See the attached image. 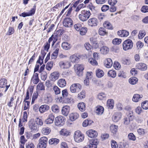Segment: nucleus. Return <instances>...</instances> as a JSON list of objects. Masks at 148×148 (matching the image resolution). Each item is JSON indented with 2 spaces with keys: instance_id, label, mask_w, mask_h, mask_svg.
<instances>
[{
  "instance_id": "nucleus-61",
  "label": "nucleus",
  "mask_w": 148,
  "mask_h": 148,
  "mask_svg": "<svg viewBox=\"0 0 148 148\" xmlns=\"http://www.w3.org/2000/svg\"><path fill=\"white\" fill-rule=\"evenodd\" d=\"M52 62H48L46 65V68L47 70H50L53 66Z\"/></svg>"
},
{
  "instance_id": "nucleus-32",
  "label": "nucleus",
  "mask_w": 148,
  "mask_h": 148,
  "mask_svg": "<svg viewBox=\"0 0 148 148\" xmlns=\"http://www.w3.org/2000/svg\"><path fill=\"white\" fill-rule=\"evenodd\" d=\"M96 112L98 115L102 114L104 111L103 107L101 106H97L96 108Z\"/></svg>"
},
{
  "instance_id": "nucleus-10",
  "label": "nucleus",
  "mask_w": 148,
  "mask_h": 148,
  "mask_svg": "<svg viewBox=\"0 0 148 148\" xmlns=\"http://www.w3.org/2000/svg\"><path fill=\"white\" fill-rule=\"evenodd\" d=\"M28 126L31 131H36L38 130L37 125L35 123L34 120L31 119L28 123Z\"/></svg>"
},
{
  "instance_id": "nucleus-2",
  "label": "nucleus",
  "mask_w": 148,
  "mask_h": 148,
  "mask_svg": "<svg viewBox=\"0 0 148 148\" xmlns=\"http://www.w3.org/2000/svg\"><path fill=\"white\" fill-rule=\"evenodd\" d=\"M57 40L56 36L53 34L49 38L48 42H47L45 45L44 47V50H46L47 51H48L51 42H52L51 45L52 46L54 45Z\"/></svg>"
},
{
  "instance_id": "nucleus-62",
  "label": "nucleus",
  "mask_w": 148,
  "mask_h": 148,
  "mask_svg": "<svg viewBox=\"0 0 148 148\" xmlns=\"http://www.w3.org/2000/svg\"><path fill=\"white\" fill-rule=\"evenodd\" d=\"M36 124L39 125H42L43 124L42 121L41 119L39 118H36Z\"/></svg>"
},
{
  "instance_id": "nucleus-53",
  "label": "nucleus",
  "mask_w": 148,
  "mask_h": 148,
  "mask_svg": "<svg viewBox=\"0 0 148 148\" xmlns=\"http://www.w3.org/2000/svg\"><path fill=\"white\" fill-rule=\"evenodd\" d=\"M121 42V39L116 38L113 40L112 43L114 45H119Z\"/></svg>"
},
{
  "instance_id": "nucleus-59",
  "label": "nucleus",
  "mask_w": 148,
  "mask_h": 148,
  "mask_svg": "<svg viewBox=\"0 0 148 148\" xmlns=\"http://www.w3.org/2000/svg\"><path fill=\"white\" fill-rule=\"evenodd\" d=\"M27 114L26 111L24 112H23V116L22 118L23 122H27Z\"/></svg>"
},
{
  "instance_id": "nucleus-56",
  "label": "nucleus",
  "mask_w": 148,
  "mask_h": 148,
  "mask_svg": "<svg viewBox=\"0 0 148 148\" xmlns=\"http://www.w3.org/2000/svg\"><path fill=\"white\" fill-rule=\"evenodd\" d=\"M118 76L121 78H125L126 77L125 73L123 71H121L119 72L118 74Z\"/></svg>"
},
{
  "instance_id": "nucleus-24",
  "label": "nucleus",
  "mask_w": 148,
  "mask_h": 148,
  "mask_svg": "<svg viewBox=\"0 0 148 148\" xmlns=\"http://www.w3.org/2000/svg\"><path fill=\"white\" fill-rule=\"evenodd\" d=\"M49 109V106L46 105H43L40 106L39 108V111L41 113H44L47 111Z\"/></svg>"
},
{
  "instance_id": "nucleus-40",
  "label": "nucleus",
  "mask_w": 148,
  "mask_h": 148,
  "mask_svg": "<svg viewBox=\"0 0 148 148\" xmlns=\"http://www.w3.org/2000/svg\"><path fill=\"white\" fill-rule=\"evenodd\" d=\"M70 59L73 62H78L79 58L76 55H73L70 57Z\"/></svg>"
},
{
  "instance_id": "nucleus-50",
  "label": "nucleus",
  "mask_w": 148,
  "mask_h": 148,
  "mask_svg": "<svg viewBox=\"0 0 148 148\" xmlns=\"http://www.w3.org/2000/svg\"><path fill=\"white\" fill-rule=\"evenodd\" d=\"M96 60L93 58H90L89 59L88 62L92 65H96L97 64V62Z\"/></svg>"
},
{
  "instance_id": "nucleus-19",
  "label": "nucleus",
  "mask_w": 148,
  "mask_h": 148,
  "mask_svg": "<svg viewBox=\"0 0 148 148\" xmlns=\"http://www.w3.org/2000/svg\"><path fill=\"white\" fill-rule=\"evenodd\" d=\"M70 110L69 106H66L63 107L62 110V114L64 115L67 116L69 114Z\"/></svg>"
},
{
  "instance_id": "nucleus-13",
  "label": "nucleus",
  "mask_w": 148,
  "mask_h": 148,
  "mask_svg": "<svg viewBox=\"0 0 148 148\" xmlns=\"http://www.w3.org/2000/svg\"><path fill=\"white\" fill-rule=\"evenodd\" d=\"M63 24L66 27H71L73 25V21L70 18H66L63 21Z\"/></svg>"
},
{
  "instance_id": "nucleus-64",
  "label": "nucleus",
  "mask_w": 148,
  "mask_h": 148,
  "mask_svg": "<svg viewBox=\"0 0 148 148\" xmlns=\"http://www.w3.org/2000/svg\"><path fill=\"white\" fill-rule=\"evenodd\" d=\"M111 144L112 148H118V145L117 143L114 140L111 141Z\"/></svg>"
},
{
  "instance_id": "nucleus-25",
  "label": "nucleus",
  "mask_w": 148,
  "mask_h": 148,
  "mask_svg": "<svg viewBox=\"0 0 148 148\" xmlns=\"http://www.w3.org/2000/svg\"><path fill=\"white\" fill-rule=\"evenodd\" d=\"M54 116L52 114H50L48 116V118L45 121V123L47 124L52 123L54 121Z\"/></svg>"
},
{
  "instance_id": "nucleus-26",
  "label": "nucleus",
  "mask_w": 148,
  "mask_h": 148,
  "mask_svg": "<svg viewBox=\"0 0 148 148\" xmlns=\"http://www.w3.org/2000/svg\"><path fill=\"white\" fill-rule=\"evenodd\" d=\"M78 114L76 112L72 113L70 114L69 119L71 121H74L77 119L79 117Z\"/></svg>"
},
{
  "instance_id": "nucleus-63",
  "label": "nucleus",
  "mask_w": 148,
  "mask_h": 148,
  "mask_svg": "<svg viewBox=\"0 0 148 148\" xmlns=\"http://www.w3.org/2000/svg\"><path fill=\"white\" fill-rule=\"evenodd\" d=\"M106 95L103 93H100L98 95V97L100 100H102L106 97Z\"/></svg>"
},
{
  "instance_id": "nucleus-18",
  "label": "nucleus",
  "mask_w": 148,
  "mask_h": 148,
  "mask_svg": "<svg viewBox=\"0 0 148 148\" xmlns=\"http://www.w3.org/2000/svg\"><path fill=\"white\" fill-rule=\"evenodd\" d=\"M121 113L120 112H116L113 114L112 119L114 122H117L121 119Z\"/></svg>"
},
{
  "instance_id": "nucleus-33",
  "label": "nucleus",
  "mask_w": 148,
  "mask_h": 148,
  "mask_svg": "<svg viewBox=\"0 0 148 148\" xmlns=\"http://www.w3.org/2000/svg\"><path fill=\"white\" fill-rule=\"evenodd\" d=\"M51 129L49 127H46L42 128V132L43 134L45 135L49 134L51 132Z\"/></svg>"
},
{
  "instance_id": "nucleus-17",
  "label": "nucleus",
  "mask_w": 148,
  "mask_h": 148,
  "mask_svg": "<svg viewBox=\"0 0 148 148\" xmlns=\"http://www.w3.org/2000/svg\"><path fill=\"white\" fill-rule=\"evenodd\" d=\"M35 9L33 8L29 12H24L20 15V16H22L25 17L27 16H31L34 15L35 12Z\"/></svg>"
},
{
  "instance_id": "nucleus-37",
  "label": "nucleus",
  "mask_w": 148,
  "mask_h": 148,
  "mask_svg": "<svg viewBox=\"0 0 148 148\" xmlns=\"http://www.w3.org/2000/svg\"><path fill=\"white\" fill-rule=\"evenodd\" d=\"M100 51L102 53L106 54L109 52V49L107 47L103 46L100 49Z\"/></svg>"
},
{
  "instance_id": "nucleus-43",
  "label": "nucleus",
  "mask_w": 148,
  "mask_h": 148,
  "mask_svg": "<svg viewBox=\"0 0 148 148\" xmlns=\"http://www.w3.org/2000/svg\"><path fill=\"white\" fill-rule=\"evenodd\" d=\"M99 33L100 35L104 36L107 34L106 29L103 27H100L99 30Z\"/></svg>"
},
{
  "instance_id": "nucleus-47",
  "label": "nucleus",
  "mask_w": 148,
  "mask_h": 148,
  "mask_svg": "<svg viewBox=\"0 0 148 148\" xmlns=\"http://www.w3.org/2000/svg\"><path fill=\"white\" fill-rule=\"evenodd\" d=\"M59 51V49L57 48L56 49L51 55V58L52 59H55L56 58L58 55V53Z\"/></svg>"
},
{
  "instance_id": "nucleus-34",
  "label": "nucleus",
  "mask_w": 148,
  "mask_h": 148,
  "mask_svg": "<svg viewBox=\"0 0 148 148\" xmlns=\"http://www.w3.org/2000/svg\"><path fill=\"white\" fill-rule=\"evenodd\" d=\"M62 97H61L59 100V101L60 102H62V99H63L64 98L68 96V94L67 90L66 89L63 90L62 91Z\"/></svg>"
},
{
  "instance_id": "nucleus-42",
  "label": "nucleus",
  "mask_w": 148,
  "mask_h": 148,
  "mask_svg": "<svg viewBox=\"0 0 148 148\" xmlns=\"http://www.w3.org/2000/svg\"><path fill=\"white\" fill-rule=\"evenodd\" d=\"M118 126L114 125H112L110 127L111 132L113 134H115L117 132Z\"/></svg>"
},
{
  "instance_id": "nucleus-28",
  "label": "nucleus",
  "mask_w": 148,
  "mask_h": 148,
  "mask_svg": "<svg viewBox=\"0 0 148 148\" xmlns=\"http://www.w3.org/2000/svg\"><path fill=\"white\" fill-rule=\"evenodd\" d=\"M31 80L34 84H37L39 82L38 74L37 73H34L32 78Z\"/></svg>"
},
{
  "instance_id": "nucleus-16",
  "label": "nucleus",
  "mask_w": 148,
  "mask_h": 148,
  "mask_svg": "<svg viewBox=\"0 0 148 148\" xmlns=\"http://www.w3.org/2000/svg\"><path fill=\"white\" fill-rule=\"evenodd\" d=\"M75 68L77 70V74L80 76L82 75V72L84 69V67L82 65L77 64L75 65Z\"/></svg>"
},
{
  "instance_id": "nucleus-7",
  "label": "nucleus",
  "mask_w": 148,
  "mask_h": 148,
  "mask_svg": "<svg viewBox=\"0 0 148 148\" xmlns=\"http://www.w3.org/2000/svg\"><path fill=\"white\" fill-rule=\"evenodd\" d=\"M82 86L79 84H73L70 86V90L72 93L77 92L80 90Z\"/></svg>"
},
{
  "instance_id": "nucleus-29",
  "label": "nucleus",
  "mask_w": 148,
  "mask_h": 148,
  "mask_svg": "<svg viewBox=\"0 0 148 148\" xmlns=\"http://www.w3.org/2000/svg\"><path fill=\"white\" fill-rule=\"evenodd\" d=\"M143 96L142 95H139L138 94H135L134 95L132 100V101L135 102H138L139 101L140 99L142 98Z\"/></svg>"
},
{
  "instance_id": "nucleus-51",
  "label": "nucleus",
  "mask_w": 148,
  "mask_h": 148,
  "mask_svg": "<svg viewBox=\"0 0 148 148\" xmlns=\"http://www.w3.org/2000/svg\"><path fill=\"white\" fill-rule=\"evenodd\" d=\"M146 33L144 30H140L138 35L139 39H142L145 35Z\"/></svg>"
},
{
  "instance_id": "nucleus-9",
  "label": "nucleus",
  "mask_w": 148,
  "mask_h": 148,
  "mask_svg": "<svg viewBox=\"0 0 148 148\" xmlns=\"http://www.w3.org/2000/svg\"><path fill=\"white\" fill-rule=\"evenodd\" d=\"M60 67L63 69H67L71 66L70 62L67 61H61L59 63Z\"/></svg>"
},
{
  "instance_id": "nucleus-30",
  "label": "nucleus",
  "mask_w": 148,
  "mask_h": 148,
  "mask_svg": "<svg viewBox=\"0 0 148 148\" xmlns=\"http://www.w3.org/2000/svg\"><path fill=\"white\" fill-rule=\"evenodd\" d=\"M114 105V101L112 99H110L107 101V106L108 108L110 109H112Z\"/></svg>"
},
{
  "instance_id": "nucleus-48",
  "label": "nucleus",
  "mask_w": 148,
  "mask_h": 148,
  "mask_svg": "<svg viewBox=\"0 0 148 148\" xmlns=\"http://www.w3.org/2000/svg\"><path fill=\"white\" fill-rule=\"evenodd\" d=\"M142 108L145 110L148 109V101L146 100L144 101L141 104Z\"/></svg>"
},
{
  "instance_id": "nucleus-35",
  "label": "nucleus",
  "mask_w": 148,
  "mask_h": 148,
  "mask_svg": "<svg viewBox=\"0 0 148 148\" xmlns=\"http://www.w3.org/2000/svg\"><path fill=\"white\" fill-rule=\"evenodd\" d=\"M62 48L65 50H67L71 47L70 45L66 42H63L62 45Z\"/></svg>"
},
{
  "instance_id": "nucleus-23",
  "label": "nucleus",
  "mask_w": 148,
  "mask_h": 148,
  "mask_svg": "<svg viewBox=\"0 0 148 148\" xmlns=\"http://www.w3.org/2000/svg\"><path fill=\"white\" fill-rule=\"evenodd\" d=\"M117 34L121 37H126L129 35V32L125 30H120L118 32Z\"/></svg>"
},
{
  "instance_id": "nucleus-31",
  "label": "nucleus",
  "mask_w": 148,
  "mask_h": 148,
  "mask_svg": "<svg viewBox=\"0 0 148 148\" xmlns=\"http://www.w3.org/2000/svg\"><path fill=\"white\" fill-rule=\"evenodd\" d=\"M58 84L60 87H63L66 85V81L64 79H60L58 81Z\"/></svg>"
},
{
  "instance_id": "nucleus-44",
  "label": "nucleus",
  "mask_w": 148,
  "mask_h": 148,
  "mask_svg": "<svg viewBox=\"0 0 148 148\" xmlns=\"http://www.w3.org/2000/svg\"><path fill=\"white\" fill-rule=\"evenodd\" d=\"M78 107L80 111H83L85 110V104L83 102L80 103L78 105Z\"/></svg>"
},
{
  "instance_id": "nucleus-58",
  "label": "nucleus",
  "mask_w": 148,
  "mask_h": 148,
  "mask_svg": "<svg viewBox=\"0 0 148 148\" xmlns=\"http://www.w3.org/2000/svg\"><path fill=\"white\" fill-rule=\"evenodd\" d=\"M53 90L56 95L59 94L60 92V89L57 86H55L53 87Z\"/></svg>"
},
{
  "instance_id": "nucleus-36",
  "label": "nucleus",
  "mask_w": 148,
  "mask_h": 148,
  "mask_svg": "<svg viewBox=\"0 0 148 148\" xmlns=\"http://www.w3.org/2000/svg\"><path fill=\"white\" fill-rule=\"evenodd\" d=\"M59 139L56 138H52L50 139L49 141V144H54L56 145L59 142Z\"/></svg>"
},
{
  "instance_id": "nucleus-22",
  "label": "nucleus",
  "mask_w": 148,
  "mask_h": 148,
  "mask_svg": "<svg viewBox=\"0 0 148 148\" xmlns=\"http://www.w3.org/2000/svg\"><path fill=\"white\" fill-rule=\"evenodd\" d=\"M44 100L45 102L47 104L51 103L53 100L51 95L49 94H47L45 95Z\"/></svg>"
},
{
  "instance_id": "nucleus-15",
  "label": "nucleus",
  "mask_w": 148,
  "mask_h": 148,
  "mask_svg": "<svg viewBox=\"0 0 148 148\" xmlns=\"http://www.w3.org/2000/svg\"><path fill=\"white\" fill-rule=\"evenodd\" d=\"M59 134L62 136L67 137L71 134V132L69 130L66 129H62L60 131Z\"/></svg>"
},
{
  "instance_id": "nucleus-46",
  "label": "nucleus",
  "mask_w": 148,
  "mask_h": 148,
  "mask_svg": "<svg viewBox=\"0 0 148 148\" xmlns=\"http://www.w3.org/2000/svg\"><path fill=\"white\" fill-rule=\"evenodd\" d=\"M138 81V79L135 77H134L130 78L129 80V83L132 84H136Z\"/></svg>"
},
{
  "instance_id": "nucleus-41",
  "label": "nucleus",
  "mask_w": 148,
  "mask_h": 148,
  "mask_svg": "<svg viewBox=\"0 0 148 148\" xmlns=\"http://www.w3.org/2000/svg\"><path fill=\"white\" fill-rule=\"evenodd\" d=\"M103 26L104 27L108 29H113L111 24L108 21H106L103 23Z\"/></svg>"
},
{
  "instance_id": "nucleus-11",
  "label": "nucleus",
  "mask_w": 148,
  "mask_h": 148,
  "mask_svg": "<svg viewBox=\"0 0 148 148\" xmlns=\"http://www.w3.org/2000/svg\"><path fill=\"white\" fill-rule=\"evenodd\" d=\"M88 25L91 27L97 26L98 24V21L97 18L93 17L89 19L88 21Z\"/></svg>"
},
{
  "instance_id": "nucleus-6",
  "label": "nucleus",
  "mask_w": 148,
  "mask_h": 148,
  "mask_svg": "<svg viewBox=\"0 0 148 148\" xmlns=\"http://www.w3.org/2000/svg\"><path fill=\"white\" fill-rule=\"evenodd\" d=\"M47 138L45 137H41L39 140L37 148H46L47 143Z\"/></svg>"
},
{
  "instance_id": "nucleus-60",
  "label": "nucleus",
  "mask_w": 148,
  "mask_h": 148,
  "mask_svg": "<svg viewBox=\"0 0 148 148\" xmlns=\"http://www.w3.org/2000/svg\"><path fill=\"white\" fill-rule=\"evenodd\" d=\"M134 116L132 112H130L129 114L127 116V117H126L127 118L129 119V120L130 121H132L134 118Z\"/></svg>"
},
{
  "instance_id": "nucleus-8",
  "label": "nucleus",
  "mask_w": 148,
  "mask_h": 148,
  "mask_svg": "<svg viewBox=\"0 0 148 148\" xmlns=\"http://www.w3.org/2000/svg\"><path fill=\"white\" fill-rule=\"evenodd\" d=\"M65 118L62 116L56 117L55 119V124L57 126H61L64 124Z\"/></svg>"
},
{
  "instance_id": "nucleus-49",
  "label": "nucleus",
  "mask_w": 148,
  "mask_h": 148,
  "mask_svg": "<svg viewBox=\"0 0 148 148\" xmlns=\"http://www.w3.org/2000/svg\"><path fill=\"white\" fill-rule=\"evenodd\" d=\"M85 93L84 91H82L79 93L78 95V99H82L85 97Z\"/></svg>"
},
{
  "instance_id": "nucleus-54",
  "label": "nucleus",
  "mask_w": 148,
  "mask_h": 148,
  "mask_svg": "<svg viewBox=\"0 0 148 148\" xmlns=\"http://www.w3.org/2000/svg\"><path fill=\"white\" fill-rule=\"evenodd\" d=\"M37 89L39 90H45V86L42 83H39L37 86Z\"/></svg>"
},
{
  "instance_id": "nucleus-52",
  "label": "nucleus",
  "mask_w": 148,
  "mask_h": 148,
  "mask_svg": "<svg viewBox=\"0 0 148 148\" xmlns=\"http://www.w3.org/2000/svg\"><path fill=\"white\" fill-rule=\"evenodd\" d=\"M90 41L93 44V46L95 48H97L98 47V44L97 43V41L96 39L93 38L90 39Z\"/></svg>"
},
{
  "instance_id": "nucleus-14",
  "label": "nucleus",
  "mask_w": 148,
  "mask_h": 148,
  "mask_svg": "<svg viewBox=\"0 0 148 148\" xmlns=\"http://www.w3.org/2000/svg\"><path fill=\"white\" fill-rule=\"evenodd\" d=\"M86 133L88 137L91 138L96 137L98 135L97 132L96 131L92 130L87 131Z\"/></svg>"
},
{
  "instance_id": "nucleus-1",
  "label": "nucleus",
  "mask_w": 148,
  "mask_h": 148,
  "mask_svg": "<svg viewBox=\"0 0 148 148\" xmlns=\"http://www.w3.org/2000/svg\"><path fill=\"white\" fill-rule=\"evenodd\" d=\"M91 14V12L89 10H83L81 11L79 15V18L81 21H85L89 18Z\"/></svg>"
},
{
  "instance_id": "nucleus-57",
  "label": "nucleus",
  "mask_w": 148,
  "mask_h": 148,
  "mask_svg": "<svg viewBox=\"0 0 148 148\" xmlns=\"http://www.w3.org/2000/svg\"><path fill=\"white\" fill-rule=\"evenodd\" d=\"M128 138L129 140L135 141L136 140V137L135 136L133 133H130L128 135Z\"/></svg>"
},
{
  "instance_id": "nucleus-20",
  "label": "nucleus",
  "mask_w": 148,
  "mask_h": 148,
  "mask_svg": "<svg viewBox=\"0 0 148 148\" xmlns=\"http://www.w3.org/2000/svg\"><path fill=\"white\" fill-rule=\"evenodd\" d=\"M136 67L138 69L142 71H145L147 69V66L146 64L143 63L137 64Z\"/></svg>"
},
{
  "instance_id": "nucleus-55",
  "label": "nucleus",
  "mask_w": 148,
  "mask_h": 148,
  "mask_svg": "<svg viewBox=\"0 0 148 148\" xmlns=\"http://www.w3.org/2000/svg\"><path fill=\"white\" fill-rule=\"evenodd\" d=\"M87 32V28L86 27H83L80 29V33L81 35H85Z\"/></svg>"
},
{
  "instance_id": "nucleus-21",
  "label": "nucleus",
  "mask_w": 148,
  "mask_h": 148,
  "mask_svg": "<svg viewBox=\"0 0 148 148\" xmlns=\"http://www.w3.org/2000/svg\"><path fill=\"white\" fill-rule=\"evenodd\" d=\"M59 74L58 72H54L52 73L50 75V79L53 81L57 79L59 77Z\"/></svg>"
},
{
  "instance_id": "nucleus-3",
  "label": "nucleus",
  "mask_w": 148,
  "mask_h": 148,
  "mask_svg": "<svg viewBox=\"0 0 148 148\" xmlns=\"http://www.w3.org/2000/svg\"><path fill=\"white\" fill-rule=\"evenodd\" d=\"M74 138L75 141L77 143L82 141L84 139V136L80 131H76L74 134Z\"/></svg>"
},
{
  "instance_id": "nucleus-5",
  "label": "nucleus",
  "mask_w": 148,
  "mask_h": 148,
  "mask_svg": "<svg viewBox=\"0 0 148 148\" xmlns=\"http://www.w3.org/2000/svg\"><path fill=\"white\" fill-rule=\"evenodd\" d=\"M7 80L4 78L1 79L0 80V88H3L2 92L4 93L7 90L10 86V85H7Z\"/></svg>"
},
{
  "instance_id": "nucleus-27",
  "label": "nucleus",
  "mask_w": 148,
  "mask_h": 148,
  "mask_svg": "<svg viewBox=\"0 0 148 148\" xmlns=\"http://www.w3.org/2000/svg\"><path fill=\"white\" fill-rule=\"evenodd\" d=\"M112 64L113 62L112 59L108 58L105 61L104 65L106 68H110L112 66Z\"/></svg>"
},
{
  "instance_id": "nucleus-45",
  "label": "nucleus",
  "mask_w": 148,
  "mask_h": 148,
  "mask_svg": "<svg viewBox=\"0 0 148 148\" xmlns=\"http://www.w3.org/2000/svg\"><path fill=\"white\" fill-rule=\"evenodd\" d=\"M51 109L52 111L55 113H58L59 111L58 106L56 104L53 105L51 108Z\"/></svg>"
},
{
  "instance_id": "nucleus-12",
  "label": "nucleus",
  "mask_w": 148,
  "mask_h": 148,
  "mask_svg": "<svg viewBox=\"0 0 148 148\" xmlns=\"http://www.w3.org/2000/svg\"><path fill=\"white\" fill-rule=\"evenodd\" d=\"M98 142L97 139L90 140L88 146V148H97V145Z\"/></svg>"
},
{
  "instance_id": "nucleus-39",
  "label": "nucleus",
  "mask_w": 148,
  "mask_h": 148,
  "mask_svg": "<svg viewBox=\"0 0 148 148\" xmlns=\"http://www.w3.org/2000/svg\"><path fill=\"white\" fill-rule=\"evenodd\" d=\"M108 75L109 77L114 78L116 76V72L115 70H110L108 71Z\"/></svg>"
},
{
  "instance_id": "nucleus-38",
  "label": "nucleus",
  "mask_w": 148,
  "mask_h": 148,
  "mask_svg": "<svg viewBox=\"0 0 148 148\" xmlns=\"http://www.w3.org/2000/svg\"><path fill=\"white\" fill-rule=\"evenodd\" d=\"M104 72L103 71L100 69H98L96 71V75L97 77L100 78L104 75Z\"/></svg>"
},
{
  "instance_id": "nucleus-4",
  "label": "nucleus",
  "mask_w": 148,
  "mask_h": 148,
  "mask_svg": "<svg viewBox=\"0 0 148 148\" xmlns=\"http://www.w3.org/2000/svg\"><path fill=\"white\" fill-rule=\"evenodd\" d=\"M133 43L132 41L129 39L125 40L123 44V49L125 51H127L132 49L133 47Z\"/></svg>"
}]
</instances>
